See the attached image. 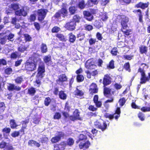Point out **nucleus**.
I'll use <instances>...</instances> for the list:
<instances>
[{"mask_svg":"<svg viewBox=\"0 0 150 150\" xmlns=\"http://www.w3.org/2000/svg\"><path fill=\"white\" fill-rule=\"evenodd\" d=\"M141 66L142 67H139L138 70V72L140 73L141 75L140 83L141 84H143L145 83L147 81H149L150 80V72L148 73V76H146L144 68L145 67H146V68H148V65L145 63H142L141 64Z\"/></svg>","mask_w":150,"mask_h":150,"instance_id":"f257e3e1","label":"nucleus"},{"mask_svg":"<svg viewBox=\"0 0 150 150\" xmlns=\"http://www.w3.org/2000/svg\"><path fill=\"white\" fill-rule=\"evenodd\" d=\"M36 54H35L34 57L30 58L25 64V68L29 71H33L36 69V66L38 64V58L39 56L38 55L35 57Z\"/></svg>","mask_w":150,"mask_h":150,"instance_id":"f03ea898","label":"nucleus"},{"mask_svg":"<svg viewBox=\"0 0 150 150\" xmlns=\"http://www.w3.org/2000/svg\"><path fill=\"white\" fill-rule=\"evenodd\" d=\"M109 123V121L108 120L103 122L96 121L94 122V125L96 127L101 129L102 131L103 132L108 128Z\"/></svg>","mask_w":150,"mask_h":150,"instance_id":"7ed1b4c3","label":"nucleus"},{"mask_svg":"<svg viewBox=\"0 0 150 150\" xmlns=\"http://www.w3.org/2000/svg\"><path fill=\"white\" fill-rule=\"evenodd\" d=\"M37 60L38 64V65L37 76L41 79L43 77V74L45 71V64L39 58H38Z\"/></svg>","mask_w":150,"mask_h":150,"instance_id":"20e7f679","label":"nucleus"},{"mask_svg":"<svg viewBox=\"0 0 150 150\" xmlns=\"http://www.w3.org/2000/svg\"><path fill=\"white\" fill-rule=\"evenodd\" d=\"M121 19V24L122 27L121 30L122 29H126L128 27L127 23L129 21V18L124 15H119L118 16Z\"/></svg>","mask_w":150,"mask_h":150,"instance_id":"39448f33","label":"nucleus"},{"mask_svg":"<svg viewBox=\"0 0 150 150\" xmlns=\"http://www.w3.org/2000/svg\"><path fill=\"white\" fill-rule=\"evenodd\" d=\"M47 12V10L44 9H40L38 11V19L39 21L43 20Z\"/></svg>","mask_w":150,"mask_h":150,"instance_id":"423d86ee","label":"nucleus"},{"mask_svg":"<svg viewBox=\"0 0 150 150\" xmlns=\"http://www.w3.org/2000/svg\"><path fill=\"white\" fill-rule=\"evenodd\" d=\"M89 89L90 94L93 95L97 93L98 92V88L96 84L95 83H92Z\"/></svg>","mask_w":150,"mask_h":150,"instance_id":"0eeeda50","label":"nucleus"},{"mask_svg":"<svg viewBox=\"0 0 150 150\" xmlns=\"http://www.w3.org/2000/svg\"><path fill=\"white\" fill-rule=\"evenodd\" d=\"M111 79H112L110 74H105L103 78V86H107L110 85L111 83Z\"/></svg>","mask_w":150,"mask_h":150,"instance_id":"6e6552de","label":"nucleus"},{"mask_svg":"<svg viewBox=\"0 0 150 150\" xmlns=\"http://www.w3.org/2000/svg\"><path fill=\"white\" fill-rule=\"evenodd\" d=\"M149 5V2L144 3L140 1L135 4L134 7L136 8H140L142 10H144L148 8Z\"/></svg>","mask_w":150,"mask_h":150,"instance_id":"1a4fd4ad","label":"nucleus"},{"mask_svg":"<svg viewBox=\"0 0 150 150\" xmlns=\"http://www.w3.org/2000/svg\"><path fill=\"white\" fill-rule=\"evenodd\" d=\"M83 14L84 18L87 20L91 21L93 19L94 17L90 11H84L83 12Z\"/></svg>","mask_w":150,"mask_h":150,"instance_id":"9d476101","label":"nucleus"},{"mask_svg":"<svg viewBox=\"0 0 150 150\" xmlns=\"http://www.w3.org/2000/svg\"><path fill=\"white\" fill-rule=\"evenodd\" d=\"M91 145V143L88 141L86 140L84 142H80L79 144V148L82 149L83 148L85 149H88Z\"/></svg>","mask_w":150,"mask_h":150,"instance_id":"9b49d317","label":"nucleus"},{"mask_svg":"<svg viewBox=\"0 0 150 150\" xmlns=\"http://www.w3.org/2000/svg\"><path fill=\"white\" fill-rule=\"evenodd\" d=\"M133 12L138 16L139 21L141 23H143V16L141 10L140 9H135L133 11Z\"/></svg>","mask_w":150,"mask_h":150,"instance_id":"f8f14e48","label":"nucleus"},{"mask_svg":"<svg viewBox=\"0 0 150 150\" xmlns=\"http://www.w3.org/2000/svg\"><path fill=\"white\" fill-rule=\"evenodd\" d=\"M107 86H103V93L104 95L107 98H109L110 95L111 96V89L109 88L106 87Z\"/></svg>","mask_w":150,"mask_h":150,"instance_id":"ddd939ff","label":"nucleus"},{"mask_svg":"<svg viewBox=\"0 0 150 150\" xmlns=\"http://www.w3.org/2000/svg\"><path fill=\"white\" fill-rule=\"evenodd\" d=\"M78 137V139L76 142L77 143L79 142H83L87 139V136L82 134H80Z\"/></svg>","mask_w":150,"mask_h":150,"instance_id":"4468645a","label":"nucleus"},{"mask_svg":"<svg viewBox=\"0 0 150 150\" xmlns=\"http://www.w3.org/2000/svg\"><path fill=\"white\" fill-rule=\"evenodd\" d=\"M75 24V22L74 21L70 23H67L65 25V27L69 30H72L75 28V26L74 25Z\"/></svg>","mask_w":150,"mask_h":150,"instance_id":"2eb2a0df","label":"nucleus"},{"mask_svg":"<svg viewBox=\"0 0 150 150\" xmlns=\"http://www.w3.org/2000/svg\"><path fill=\"white\" fill-rule=\"evenodd\" d=\"M67 80V78L65 75L62 74L59 76V79L57 80V82L58 84L61 85L62 82L66 81Z\"/></svg>","mask_w":150,"mask_h":150,"instance_id":"dca6fc26","label":"nucleus"},{"mask_svg":"<svg viewBox=\"0 0 150 150\" xmlns=\"http://www.w3.org/2000/svg\"><path fill=\"white\" fill-rule=\"evenodd\" d=\"M63 135L64 134L62 132H60L58 136L53 137L52 139L51 140L52 142L53 143H55L58 142L60 140L61 137L63 136Z\"/></svg>","mask_w":150,"mask_h":150,"instance_id":"f3484780","label":"nucleus"},{"mask_svg":"<svg viewBox=\"0 0 150 150\" xmlns=\"http://www.w3.org/2000/svg\"><path fill=\"white\" fill-rule=\"evenodd\" d=\"M5 34H6L5 35V38L7 39V40L11 41H13V38L14 36L13 34L10 33L9 31Z\"/></svg>","mask_w":150,"mask_h":150,"instance_id":"a211bd4d","label":"nucleus"},{"mask_svg":"<svg viewBox=\"0 0 150 150\" xmlns=\"http://www.w3.org/2000/svg\"><path fill=\"white\" fill-rule=\"evenodd\" d=\"M29 47L28 45H21L18 47V50L21 52H23L25 51H27Z\"/></svg>","mask_w":150,"mask_h":150,"instance_id":"6ab92c4d","label":"nucleus"},{"mask_svg":"<svg viewBox=\"0 0 150 150\" xmlns=\"http://www.w3.org/2000/svg\"><path fill=\"white\" fill-rule=\"evenodd\" d=\"M99 0H88L86 5L89 7L92 6L93 5H96L98 2Z\"/></svg>","mask_w":150,"mask_h":150,"instance_id":"aec40b11","label":"nucleus"},{"mask_svg":"<svg viewBox=\"0 0 150 150\" xmlns=\"http://www.w3.org/2000/svg\"><path fill=\"white\" fill-rule=\"evenodd\" d=\"M15 14L16 15L19 16L22 15L23 16H25L27 14V13L24 10L23 8H22L16 11Z\"/></svg>","mask_w":150,"mask_h":150,"instance_id":"412c9836","label":"nucleus"},{"mask_svg":"<svg viewBox=\"0 0 150 150\" xmlns=\"http://www.w3.org/2000/svg\"><path fill=\"white\" fill-rule=\"evenodd\" d=\"M139 50L141 54H146L147 52V47L145 46L141 45L139 47Z\"/></svg>","mask_w":150,"mask_h":150,"instance_id":"4be33fe9","label":"nucleus"},{"mask_svg":"<svg viewBox=\"0 0 150 150\" xmlns=\"http://www.w3.org/2000/svg\"><path fill=\"white\" fill-rule=\"evenodd\" d=\"M115 67L114 65V61L113 60H111L109 62V64L107 66V69H113Z\"/></svg>","mask_w":150,"mask_h":150,"instance_id":"5701e85b","label":"nucleus"},{"mask_svg":"<svg viewBox=\"0 0 150 150\" xmlns=\"http://www.w3.org/2000/svg\"><path fill=\"white\" fill-rule=\"evenodd\" d=\"M28 145L31 146H35L38 147H39L40 145L39 143L33 140H29L28 142Z\"/></svg>","mask_w":150,"mask_h":150,"instance_id":"b1692460","label":"nucleus"},{"mask_svg":"<svg viewBox=\"0 0 150 150\" xmlns=\"http://www.w3.org/2000/svg\"><path fill=\"white\" fill-rule=\"evenodd\" d=\"M85 38V34L83 33H80L77 34V41H81L83 40Z\"/></svg>","mask_w":150,"mask_h":150,"instance_id":"393cba45","label":"nucleus"},{"mask_svg":"<svg viewBox=\"0 0 150 150\" xmlns=\"http://www.w3.org/2000/svg\"><path fill=\"white\" fill-rule=\"evenodd\" d=\"M51 59L50 56H45L44 58V61L47 64L49 65L51 64Z\"/></svg>","mask_w":150,"mask_h":150,"instance_id":"a878e982","label":"nucleus"},{"mask_svg":"<svg viewBox=\"0 0 150 150\" xmlns=\"http://www.w3.org/2000/svg\"><path fill=\"white\" fill-rule=\"evenodd\" d=\"M123 68L126 71L130 72L131 71L130 68V65L129 62H127L124 64L123 66Z\"/></svg>","mask_w":150,"mask_h":150,"instance_id":"bb28decb","label":"nucleus"},{"mask_svg":"<svg viewBox=\"0 0 150 150\" xmlns=\"http://www.w3.org/2000/svg\"><path fill=\"white\" fill-rule=\"evenodd\" d=\"M85 6V3L83 0H82L79 1L77 5V7H78L79 8L81 9L84 8Z\"/></svg>","mask_w":150,"mask_h":150,"instance_id":"cd10ccee","label":"nucleus"},{"mask_svg":"<svg viewBox=\"0 0 150 150\" xmlns=\"http://www.w3.org/2000/svg\"><path fill=\"white\" fill-rule=\"evenodd\" d=\"M77 81L78 82H82L84 80V77L82 74H77L76 77Z\"/></svg>","mask_w":150,"mask_h":150,"instance_id":"c85d7f7f","label":"nucleus"},{"mask_svg":"<svg viewBox=\"0 0 150 150\" xmlns=\"http://www.w3.org/2000/svg\"><path fill=\"white\" fill-rule=\"evenodd\" d=\"M10 123L11 127L12 129L16 128L18 126L15 120H11Z\"/></svg>","mask_w":150,"mask_h":150,"instance_id":"c756f323","label":"nucleus"},{"mask_svg":"<svg viewBox=\"0 0 150 150\" xmlns=\"http://www.w3.org/2000/svg\"><path fill=\"white\" fill-rule=\"evenodd\" d=\"M59 97L62 99L65 100L67 98V95L65 94L64 91H61L59 93Z\"/></svg>","mask_w":150,"mask_h":150,"instance_id":"7c9ffc66","label":"nucleus"},{"mask_svg":"<svg viewBox=\"0 0 150 150\" xmlns=\"http://www.w3.org/2000/svg\"><path fill=\"white\" fill-rule=\"evenodd\" d=\"M41 50L43 53H46L47 51V48L46 45L42 43L41 46Z\"/></svg>","mask_w":150,"mask_h":150,"instance_id":"2f4dec72","label":"nucleus"},{"mask_svg":"<svg viewBox=\"0 0 150 150\" xmlns=\"http://www.w3.org/2000/svg\"><path fill=\"white\" fill-rule=\"evenodd\" d=\"M120 2L123 5H127L130 4L132 0H119Z\"/></svg>","mask_w":150,"mask_h":150,"instance_id":"473e14b6","label":"nucleus"},{"mask_svg":"<svg viewBox=\"0 0 150 150\" xmlns=\"http://www.w3.org/2000/svg\"><path fill=\"white\" fill-rule=\"evenodd\" d=\"M126 100L124 97H122L120 98L119 100V103L120 106L122 107L125 104Z\"/></svg>","mask_w":150,"mask_h":150,"instance_id":"72a5a7b5","label":"nucleus"},{"mask_svg":"<svg viewBox=\"0 0 150 150\" xmlns=\"http://www.w3.org/2000/svg\"><path fill=\"white\" fill-rule=\"evenodd\" d=\"M117 50L116 47H113L110 51V53L112 56H116L117 55Z\"/></svg>","mask_w":150,"mask_h":150,"instance_id":"f704fd0d","label":"nucleus"},{"mask_svg":"<svg viewBox=\"0 0 150 150\" xmlns=\"http://www.w3.org/2000/svg\"><path fill=\"white\" fill-rule=\"evenodd\" d=\"M20 55V54L18 52H16L11 54V58L15 59L19 57Z\"/></svg>","mask_w":150,"mask_h":150,"instance_id":"c9c22d12","label":"nucleus"},{"mask_svg":"<svg viewBox=\"0 0 150 150\" xmlns=\"http://www.w3.org/2000/svg\"><path fill=\"white\" fill-rule=\"evenodd\" d=\"M122 31L125 37H127L131 34L130 33L132 31L131 29H126L125 31H123L121 30Z\"/></svg>","mask_w":150,"mask_h":150,"instance_id":"e433bc0d","label":"nucleus"},{"mask_svg":"<svg viewBox=\"0 0 150 150\" xmlns=\"http://www.w3.org/2000/svg\"><path fill=\"white\" fill-rule=\"evenodd\" d=\"M35 91V89L33 88H30L28 90V93L32 96L34 95Z\"/></svg>","mask_w":150,"mask_h":150,"instance_id":"4c0bfd02","label":"nucleus"},{"mask_svg":"<svg viewBox=\"0 0 150 150\" xmlns=\"http://www.w3.org/2000/svg\"><path fill=\"white\" fill-rule=\"evenodd\" d=\"M60 13H61V15H62L64 17L67 16V14L66 9L64 8L62 9L60 11Z\"/></svg>","mask_w":150,"mask_h":150,"instance_id":"58836bf2","label":"nucleus"},{"mask_svg":"<svg viewBox=\"0 0 150 150\" xmlns=\"http://www.w3.org/2000/svg\"><path fill=\"white\" fill-rule=\"evenodd\" d=\"M84 94V93L81 91L79 90L77 88L76 89V96H82Z\"/></svg>","mask_w":150,"mask_h":150,"instance_id":"ea45409f","label":"nucleus"},{"mask_svg":"<svg viewBox=\"0 0 150 150\" xmlns=\"http://www.w3.org/2000/svg\"><path fill=\"white\" fill-rule=\"evenodd\" d=\"M104 116L106 118H109L110 120H112L114 117V114H110L107 113H105Z\"/></svg>","mask_w":150,"mask_h":150,"instance_id":"a19ab883","label":"nucleus"},{"mask_svg":"<svg viewBox=\"0 0 150 150\" xmlns=\"http://www.w3.org/2000/svg\"><path fill=\"white\" fill-rule=\"evenodd\" d=\"M16 83L18 84H20L23 81V79L22 76L17 77L15 80Z\"/></svg>","mask_w":150,"mask_h":150,"instance_id":"79ce46f5","label":"nucleus"},{"mask_svg":"<svg viewBox=\"0 0 150 150\" xmlns=\"http://www.w3.org/2000/svg\"><path fill=\"white\" fill-rule=\"evenodd\" d=\"M20 6L19 5L17 4H15L11 5V7L12 8L13 10H16L20 8Z\"/></svg>","mask_w":150,"mask_h":150,"instance_id":"37998d69","label":"nucleus"},{"mask_svg":"<svg viewBox=\"0 0 150 150\" xmlns=\"http://www.w3.org/2000/svg\"><path fill=\"white\" fill-rule=\"evenodd\" d=\"M88 109L90 111H94L97 110V108L95 107L94 105H91L89 106Z\"/></svg>","mask_w":150,"mask_h":150,"instance_id":"c03bdc74","label":"nucleus"},{"mask_svg":"<svg viewBox=\"0 0 150 150\" xmlns=\"http://www.w3.org/2000/svg\"><path fill=\"white\" fill-rule=\"evenodd\" d=\"M134 57V55H124L123 56L124 58L127 60H131Z\"/></svg>","mask_w":150,"mask_h":150,"instance_id":"a18cd8bd","label":"nucleus"},{"mask_svg":"<svg viewBox=\"0 0 150 150\" xmlns=\"http://www.w3.org/2000/svg\"><path fill=\"white\" fill-rule=\"evenodd\" d=\"M141 110L144 112H149L150 111V108L149 106L147 107H143L141 108Z\"/></svg>","mask_w":150,"mask_h":150,"instance_id":"49530a36","label":"nucleus"},{"mask_svg":"<svg viewBox=\"0 0 150 150\" xmlns=\"http://www.w3.org/2000/svg\"><path fill=\"white\" fill-rule=\"evenodd\" d=\"M138 116L140 120L143 121L144 120V114L141 112H139L138 114Z\"/></svg>","mask_w":150,"mask_h":150,"instance_id":"de8ad7c7","label":"nucleus"},{"mask_svg":"<svg viewBox=\"0 0 150 150\" xmlns=\"http://www.w3.org/2000/svg\"><path fill=\"white\" fill-rule=\"evenodd\" d=\"M5 108L4 104L3 103H0V113L3 112Z\"/></svg>","mask_w":150,"mask_h":150,"instance_id":"09e8293b","label":"nucleus"},{"mask_svg":"<svg viewBox=\"0 0 150 150\" xmlns=\"http://www.w3.org/2000/svg\"><path fill=\"white\" fill-rule=\"evenodd\" d=\"M51 101V100L49 97L46 98L45 99L44 101L45 105L46 106H48Z\"/></svg>","mask_w":150,"mask_h":150,"instance_id":"8fccbe9b","label":"nucleus"},{"mask_svg":"<svg viewBox=\"0 0 150 150\" xmlns=\"http://www.w3.org/2000/svg\"><path fill=\"white\" fill-rule=\"evenodd\" d=\"M100 18L103 21H106L108 18V17L105 14H103L100 16Z\"/></svg>","mask_w":150,"mask_h":150,"instance_id":"3c124183","label":"nucleus"},{"mask_svg":"<svg viewBox=\"0 0 150 150\" xmlns=\"http://www.w3.org/2000/svg\"><path fill=\"white\" fill-rule=\"evenodd\" d=\"M14 86V84L11 83H9L7 85V88L9 91H13Z\"/></svg>","mask_w":150,"mask_h":150,"instance_id":"603ef678","label":"nucleus"},{"mask_svg":"<svg viewBox=\"0 0 150 150\" xmlns=\"http://www.w3.org/2000/svg\"><path fill=\"white\" fill-rule=\"evenodd\" d=\"M85 30L87 31H90L93 29V26L90 25H86L85 26Z\"/></svg>","mask_w":150,"mask_h":150,"instance_id":"864d4df0","label":"nucleus"},{"mask_svg":"<svg viewBox=\"0 0 150 150\" xmlns=\"http://www.w3.org/2000/svg\"><path fill=\"white\" fill-rule=\"evenodd\" d=\"M76 120H81V118L80 117L79 113L80 112H79V110L78 109H76Z\"/></svg>","mask_w":150,"mask_h":150,"instance_id":"5fc2aeb1","label":"nucleus"},{"mask_svg":"<svg viewBox=\"0 0 150 150\" xmlns=\"http://www.w3.org/2000/svg\"><path fill=\"white\" fill-rule=\"evenodd\" d=\"M19 135V132L15 131L12 133L11 135L13 137H18Z\"/></svg>","mask_w":150,"mask_h":150,"instance_id":"6e6d98bb","label":"nucleus"},{"mask_svg":"<svg viewBox=\"0 0 150 150\" xmlns=\"http://www.w3.org/2000/svg\"><path fill=\"white\" fill-rule=\"evenodd\" d=\"M24 36L25 38V40L26 41H29L31 40V38L28 34H26L24 35Z\"/></svg>","mask_w":150,"mask_h":150,"instance_id":"4d7b16f0","label":"nucleus"},{"mask_svg":"<svg viewBox=\"0 0 150 150\" xmlns=\"http://www.w3.org/2000/svg\"><path fill=\"white\" fill-rule=\"evenodd\" d=\"M131 106L132 108L136 109H139V108L138 106L135 103V101H132L131 104Z\"/></svg>","mask_w":150,"mask_h":150,"instance_id":"13d9d810","label":"nucleus"},{"mask_svg":"<svg viewBox=\"0 0 150 150\" xmlns=\"http://www.w3.org/2000/svg\"><path fill=\"white\" fill-rule=\"evenodd\" d=\"M69 11L71 14H74L75 12V7L74 6L70 7L69 8Z\"/></svg>","mask_w":150,"mask_h":150,"instance_id":"bf43d9fd","label":"nucleus"},{"mask_svg":"<svg viewBox=\"0 0 150 150\" xmlns=\"http://www.w3.org/2000/svg\"><path fill=\"white\" fill-rule=\"evenodd\" d=\"M89 44L90 45L94 44L96 42V40L95 39L91 38L89 40Z\"/></svg>","mask_w":150,"mask_h":150,"instance_id":"052dcab7","label":"nucleus"},{"mask_svg":"<svg viewBox=\"0 0 150 150\" xmlns=\"http://www.w3.org/2000/svg\"><path fill=\"white\" fill-rule=\"evenodd\" d=\"M61 117V115L59 112H56L55 113L54 116V119H59Z\"/></svg>","mask_w":150,"mask_h":150,"instance_id":"680f3d73","label":"nucleus"},{"mask_svg":"<svg viewBox=\"0 0 150 150\" xmlns=\"http://www.w3.org/2000/svg\"><path fill=\"white\" fill-rule=\"evenodd\" d=\"M94 103L97 108H100L102 106V104L101 101L98 100Z\"/></svg>","mask_w":150,"mask_h":150,"instance_id":"e2e57ef3","label":"nucleus"},{"mask_svg":"<svg viewBox=\"0 0 150 150\" xmlns=\"http://www.w3.org/2000/svg\"><path fill=\"white\" fill-rule=\"evenodd\" d=\"M96 37L97 39L99 40H101L103 39L101 34L99 32H97L96 34Z\"/></svg>","mask_w":150,"mask_h":150,"instance_id":"0e129e2a","label":"nucleus"},{"mask_svg":"<svg viewBox=\"0 0 150 150\" xmlns=\"http://www.w3.org/2000/svg\"><path fill=\"white\" fill-rule=\"evenodd\" d=\"M60 30L59 28L55 26L52 29V31L53 33H57L59 32Z\"/></svg>","mask_w":150,"mask_h":150,"instance_id":"69168bd1","label":"nucleus"},{"mask_svg":"<svg viewBox=\"0 0 150 150\" xmlns=\"http://www.w3.org/2000/svg\"><path fill=\"white\" fill-rule=\"evenodd\" d=\"M75 36L72 34H70L69 36V41L70 42H73L75 41Z\"/></svg>","mask_w":150,"mask_h":150,"instance_id":"338daca9","label":"nucleus"},{"mask_svg":"<svg viewBox=\"0 0 150 150\" xmlns=\"http://www.w3.org/2000/svg\"><path fill=\"white\" fill-rule=\"evenodd\" d=\"M12 69L10 68H8L6 69L5 70V72L8 74H10L12 73Z\"/></svg>","mask_w":150,"mask_h":150,"instance_id":"774afa93","label":"nucleus"}]
</instances>
